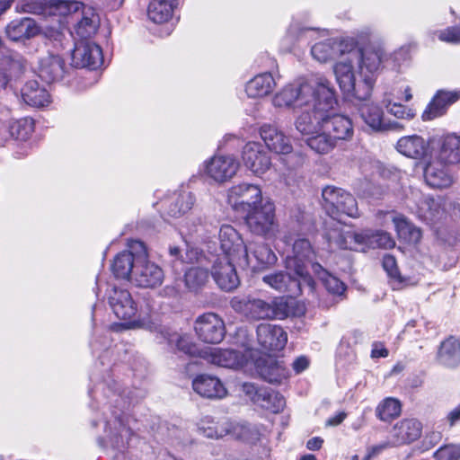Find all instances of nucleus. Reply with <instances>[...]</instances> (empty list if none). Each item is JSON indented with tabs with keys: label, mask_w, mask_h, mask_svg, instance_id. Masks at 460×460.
<instances>
[{
	"label": "nucleus",
	"mask_w": 460,
	"mask_h": 460,
	"mask_svg": "<svg viewBox=\"0 0 460 460\" xmlns=\"http://www.w3.org/2000/svg\"><path fill=\"white\" fill-rule=\"evenodd\" d=\"M385 56L381 48L359 49L355 45L333 66V73L341 92L348 97L358 100L369 98Z\"/></svg>",
	"instance_id": "f257e3e1"
},
{
	"label": "nucleus",
	"mask_w": 460,
	"mask_h": 460,
	"mask_svg": "<svg viewBox=\"0 0 460 460\" xmlns=\"http://www.w3.org/2000/svg\"><path fill=\"white\" fill-rule=\"evenodd\" d=\"M231 308L247 320H283L293 313V307L285 296L267 301L255 294H241L230 300Z\"/></svg>",
	"instance_id": "f03ea898"
},
{
	"label": "nucleus",
	"mask_w": 460,
	"mask_h": 460,
	"mask_svg": "<svg viewBox=\"0 0 460 460\" xmlns=\"http://www.w3.org/2000/svg\"><path fill=\"white\" fill-rule=\"evenodd\" d=\"M108 301L116 317L123 321L120 325L124 329H152L154 325L152 321L154 308L149 303L146 304L145 308L140 306L138 310L131 294L127 289L117 287L111 289Z\"/></svg>",
	"instance_id": "7ed1b4c3"
},
{
	"label": "nucleus",
	"mask_w": 460,
	"mask_h": 460,
	"mask_svg": "<svg viewBox=\"0 0 460 460\" xmlns=\"http://www.w3.org/2000/svg\"><path fill=\"white\" fill-rule=\"evenodd\" d=\"M331 83L322 75H315L308 80H301L285 85L272 100L279 108H303L310 106L311 101L316 100L323 87H329Z\"/></svg>",
	"instance_id": "20e7f679"
},
{
	"label": "nucleus",
	"mask_w": 460,
	"mask_h": 460,
	"mask_svg": "<svg viewBox=\"0 0 460 460\" xmlns=\"http://www.w3.org/2000/svg\"><path fill=\"white\" fill-rule=\"evenodd\" d=\"M322 92L317 94L316 100L311 101L310 106L303 107L301 112L295 120L296 130L303 136L313 135L323 129L324 112L332 110L336 104L334 91L330 85L323 87Z\"/></svg>",
	"instance_id": "39448f33"
},
{
	"label": "nucleus",
	"mask_w": 460,
	"mask_h": 460,
	"mask_svg": "<svg viewBox=\"0 0 460 460\" xmlns=\"http://www.w3.org/2000/svg\"><path fill=\"white\" fill-rule=\"evenodd\" d=\"M129 247L137 252V264L130 281L139 288H155L162 285L164 274L155 262L148 261L146 248L143 242L134 240Z\"/></svg>",
	"instance_id": "423d86ee"
},
{
	"label": "nucleus",
	"mask_w": 460,
	"mask_h": 460,
	"mask_svg": "<svg viewBox=\"0 0 460 460\" xmlns=\"http://www.w3.org/2000/svg\"><path fill=\"white\" fill-rule=\"evenodd\" d=\"M245 225L250 232L264 238H271L279 232L274 202L266 198L264 202L243 214Z\"/></svg>",
	"instance_id": "0eeeda50"
},
{
	"label": "nucleus",
	"mask_w": 460,
	"mask_h": 460,
	"mask_svg": "<svg viewBox=\"0 0 460 460\" xmlns=\"http://www.w3.org/2000/svg\"><path fill=\"white\" fill-rule=\"evenodd\" d=\"M218 240L223 252L218 257L228 258L242 268H246L251 263L248 243L243 242L241 234L232 226L223 225L220 227Z\"/></svg>",
	"instance_id": "6e6552de"
},
{
	"label": "nucleus",
	"mask_w": 460,
	"mask_h": 460,
	"mask_svg": "<svg viewBox=\"0 0 460 460\" xmlns=\"http://www.w3.org/2000/svg\"><path fill=\"white\" fill-rule=\"evenodd\" d=\"M266 198L261 187L253 183L242 182L227 190L228 204L235 212L243 215L264 202Z\"/></svg>",
	"instance_id": "1a4fd4ad"
},
{
	"label": "nucleus",
	"mask_w": 460,
	"mask_h": 460,
	"mask_svg": "<svg viewBox=\"0 0 460 460\" xmlns=\"http://www.w3.org/2000/svg\"><path fill=\"white\" fill-rule=\"evenodd\" d=\"M323 206L331 215L345 214L350 217H358L359 211L356 199L345 190L326 186L322 191Z\"/></svg>",
	"instance_id": "9d476101"
},
{
	"label": "nucleus",
	"mask_w": 460,
	"mask_h": 460,
	"mask_svg": "<svg viewBox=\"0 0 460 460\" xmlns=\"http://www.w3.org/2000/svg\"><path fill=\"white\" fill-rule=\"evenodd\" d=\"M313 256L314 252L309 241L300 238L295 241L292 254L285 261L286 269L303 279L311 289L314 288V280L308 273L307 265Z\"/></svg>",
	"instance_id": "9b49d317"
},
{
	"label": "nucleus",
	"mask_w": 460,
	"mask_h": 460,
	"mask_svg": "<svg viewBox=\"0 0 460 460\" xmlns=\"http://www.w3.org/2000/svg\"><path fill=\"white\" fill-rule=\"evenodd\" d=\"M244 167L257 177H262L272 166L271 157L259 142L250 141L242 149Z\"/></svg>",
	"instance_id": "f8f14e48"
},
{
	"label": "nucleus",
	"mask_w": 460,
	"mask_h": 460,
	"mask_svg": "<svg viewBox=\"0 0 460 460\" xmlns=\"http://www.w3.org/2000/svg\"><path fill=\"white\" fill-rule=\"evenodd\" d=\"M239 169V162L233 155H216L202 164V172L218 183L231 180Z\"/></svg>",
	"instance_id": "ddd939ff"
},
{
	"label": "nucleus",
	"mask_w": 460,
	"mask_h": 460,
	"mask_svg": "<svg viewBox=\"0 0 460 460\" xmlns=\"http://www.w3.org/2000/svg\"><path fill=\"white\" fill-rule=\"evenodd\" d=\"M325 237L331 246L353 251H358V241L362 238L359 233H355L333 217L326 222Z\"/></svg>",
	"instance_id": "4468645a"
},
{
	"label": "nucleus",
	"mask_w": 460,
	"mask_h": 460,
	"mask_svg": "<svg viewBox=\"0 0 460 460\" xmlns=\"http://www.w3.org/2000/svg\"><path fill=\"white\" fill-rule=\"evenodd\" d=\"M431 155L450 166L460 164V136L447 134L434 138L431 142Z\"/></svg>",
	"instance_id": "2eb2a0df"
},
{
	"label": "nucleus",
	"mask_w": 460,
	"mask_h": 460,
	"mask_svg": "<svg viewBox=\"0 0 460 460\" xmlns=\"http://www.w3.org/2000/svg\"><path fill=\"white\" fill-rule=\"evenodd\" d=\"M194 328L199 338L207 343H219L226 334L224 321L214 313L199 316Z\"/></svg>",
	"instance_id": "dca6fc26"
},
{
	"label": "nucleus",
	"mask_w": 460,
	"mask_h": 460,
	"mask_svg": "<svg viewBox=\"0 0 460 460\" xmlns=\"http://www.w3.org/2000/svg\"><path fill=\"white\" fill-rule=\"evenodd\" d=\"M356 42L350 39H328L315 43L311 49L314 59L325 63L333 58H341Z\"/></svg>",
	"instance_id": "f3484780"
},
{
	"label": "nucleus",
	"mask_w": 460,
	"mask_h": 460,
	"mask_svg": "<svg viewBox=\"0 0 460 460\" xmlns=\"http://www.w3.org/2000/svg\"><path fill=\"white\" fill-rule=\"evenodd\" d=\"M257 341L264 352H277L283 349L288 342V334L277 324L261 323L256 329Z\"/></svg>",
	"instance_id": "a211bd4d"
},
{
	"label": "nucleus",
	"mask_w": 460,
	"mask_h": 460,
	"mask_svg": "<svg viewBox=\"0 0 460 460\" xmlns=\"http://www.w3.org/2000/svg\"><path fill=\"white\" fill-rule=\"evenodd\" d=\"M359 114L372 132L399 131L403 128L401 123L385 119L383 110L374 103L362 104L359 108Z\"/></svg>",
	"instance_id": "6ab92c4d"
},
{
	"label": "nucleus",
	"mask_w": 460,
	"mask_h": 460,
	"mask_svg": "<svg viewBox=\"0 0 460 460\" xmlns=\"http://www.w3.org/2000/svg\"><path fill=\"white\" fill-rule=\"evenodd\" d=\"M235 266H238L236 262L226 257L217 256L214 261L211 275L222 290L233 291L239 286L240 279Z\"/></svg>",
	"instance_id": "aec40b11"
},
{
	"label": "nucleus",
	"mask_w": 460,
	"mask_h": 460,
	"mask_svg": "<svg viewBox=\"0 0 460 460\" xmlns=\"http://www.w3.org/2000/svg\"><path fill=\"white\" fill-rule=\"evenodd\" d=\"M103 63L102 49L91 41H80L72 52V66L77 68L96 69Z\"/></svg>",
	"instance_id": "412c9836"
},
{
	"label": "nucleus",
	"mask_w": 460,
	"mask_h": 460,
	"mask_svg": "<svg viewBox=\"0 0 460 460\" xmlns=\"http://www.w3.org/2000/svg\"><path fill=\"white\" fill-rule=\"evenodd\" d=\"M288 271L279 270L265 275L262 281L276 291L296 296L301 294L302 286L306 285V282L296 274L292 276V271Z\"/></svg>",
	"instance_id": "4be33fe9"
},
{
	"label": "nucleus",
	"mask_w": 460,
	"mask_h": 460,
	"mask_svg": "<svg viewBox=\"0 0 460 460\" xmlns=\"http://www.w3.org/2000/svg\"><path fill=\"white\" fill-rule=\"evenodd\" d=\"M448 164H446L432 155L424 168V179L426 183L434 189H445L450 187L454 182Z\"/></svg>",
	"instance_id": "5701e85b"
},
{
	"label": "nucleus",
	"mask_w": 460,
	"mask_h": 460,
	"mask_svg": "<svg viewBox=\"0 0 460 460\" xmlns=\"http://www.w3.org/2000/svg\"><path fill=\"white\" fill-rule=\"evenodd\" d=\"M25 71V59L16 52L0 56V85L7 87L17 81Z\"/></svg>",
	"instance_id": "b1692460"
},
{
	"label": "nucleus",
	"mask_w": 460,
	"mask_h": 460,
	"mask_svg": "<svg viewBox=\"0 0 460 460\" xmlns=\"http://www.w3.org/2000/svg\"><path fill=\"white\" fill-rule=\"evenodd\" d=\"M323 129L327 130L337 140H350L354 135L353 123L348 116L332 113V110L324 112Z\"/></svg>",
	"instance_id": "393cba45"
},
{
	"label": "nucleus",
	"mask_w": 460,
	"mask_h": 460,
	"mask_svg": "<svg viewBox=\"0 0 460 460\" xmlns=\"http://www.w3.org/2000/svg\"><path fill=\"white\" fill-rule=\"evenodd\" d=\"M421 423L416 419H404L397 422L391 430L392 445L401 447L411 444L421 435Z\"/></svg>",
	"instance_id": "a878e982"
},
{
	"label": "nucleus",
	"mask_w": 460,
	"mask_h": 460,
	"mask_svg": "<svg viewBox=\"0 0 460 460\" xmlns=\"http://www.w3.org/2000/svg\"><path fill=\"white\" fill-rule=\"evenodd\" d=\"M260 135L268 149L276 154L288 155L293 150L288 137L275 126L264 124L260 128Z\"/></svg>",
	"instance_id": "bb28decb"
},
{
	"label": "nucleus",
	"mask_w": 460,
	"mask_h": 460,
	"mask_svg": "<svg viewBox=\"0 0 460 460\" xmlns=\"http://www.w3.org/2000/svg\"><path fill=\"white\" fill-rule=\"evenodd\" d=\"M192 388L198 394L208 399H222L227 394L221 380L208 374L197 376L192 381Z\"/></svg>",
	"instance_id": "cd10ccee"
},
{
	"label": "nucleus",
	"mask_w": 460,
	"mask_h": 460,
	"mask_svg": "<svg viewBox=\"0 0 460 460\" xmlns=\"http://www.w3.org/2000/svg\"><path fill=\"white\" fill-rule=\"evenodd\" d=\"M256 370L261 377L270 384H281L289 373L282 362L271 357H261L256 361Z\"/></svg>",
	"instance_id": "c85d7f7f"
},
{
	"label": "nucleus",
	"mask_w": 460,
	"mask_h": 460,
	"mask_svg": "<svg viewBox=\"0 0 460 460\" xmlns=\"http://www.w3.org/2000/svg\"><path fill=\"white\" fill-rule=\"evenodd\" d=\"M204 358L211 364L227 368H238L246 361V356L235 349H209Z\"/></svg>",
	"instance_id": "c756f323"
},
{
	"label": "nucleus",
	"mask_w": 460,
	"mask_h": 460,
	"mask_svg": "<svg viewBox=\"0 0 460 460\" xmlns=\"http://www.w3.org/2000/svg\"><path fill=\"white\" fill-rule=\"evenodd\" d=\"M4 32L12 41H23L38 35L40 27L31 18L14 19L6 25Z\"/></svg>",
	"instance_id": "7c9ffc66"
},
{
	"label": "nucleus",
	"mask_w": 460,
	"mask_h": 460,
	"mask_svg": "<svg viewBox=\"0 0 460 460\" xmlns=\"http://www.w3.org/2000/svg\"><path fill=\"white\" fill-rule=\"evenodd\" d=\"M460 99V90H439L422 113L424 120H431L443 115L447 108Z\"/></svg>",
	"instance_id": "2f4dec72"
},
{
	"label": "nucleus",
	"mask_w": 460,
	"mask_h": 460,
	"mask_svg": "<svg viewBox=\"0 0 460 460\" xmlns=\"http://www.w3.org/2000/svg\"><path fill=\"white\" fill-rule=\"evenodd\" d=\"M395 148L401 155L408 158L420 160L426 156L429 143L419 135H411L399 138Z\"/></svg>",
	"instance_id": "473e14b6"
},
{
	"label": "nucleus",
	"mask_w": 460,
	"mask_h": 460,
	"mask_svg": "<svg viewBox=\"0 0 460 460\" xmlns=\"http://www.w3.org/2000/svg\"><path fill=\"white\" fill-rule=\"evenodd\" d=\"M65 73V62L60 56L49 54L40 60L39 76L47 83L59 81Z\"/></svg>",
	"instance_id": "72a5a7b5"
},
{
	"label": "nucleus",
	"mask_w": 460,
	"mask_h": 460,
	"mask_svg": "<svg viewBox=\"0 0 460 460\" xmlns=\"http://www.w3.org/2000/svg\"><path fill=\"white\" fill-rule=\"evenodd\" d=\"M247 246L249 248L248 254L252 258L251 263L247 267L256 270L276 263L277 256L268 244L251 242Z\"/></svg>",
	"instance_id": "f704fd0d"
},
{
	"label": "nucleus",
	"mask_w": 460,
	"mask_h": 460,
	"mask_svg": "<svg viewBox=\"0 0 460 460\" xmlns=\"http://www.w3.org/2000/svg\"><path fill=\"white\" fill-rule=\"evenodd\" d=\"M82 17L75 26V34L81 39L93 36L100 27V16L95 8L84 4L80 9Z\"/></svg>",
	"instance_id": "c9c22d12"
},
{
	"label": "nucleus",
	"mask_w": 460,
	"mask_h": 460,
	"mask_svg": "<svg viewBox=\"0 0 460 460\" xmlns=\"http://www.w3.org/2000/svg\"><path fill=\"white\" fill-rule=\"evenodd\" d=\"M362 237L358 241V251L364 252L366 249H391L395 245V241L387 232L365 230L359 233Z\"/></svg>",
	"instance_id": "e433bc0d"
},
{
	"label": "nucleus",
	"mask_w": 460,
	"mask_h": 460,
	"mask_svg": "<svg viewBox=\"0 0 460 460\" xmlns=\"http://www.w3.org/2000/svg\"><path fill=\"white\" fill-rule=\"evenodd\" d=\"M128 248V251H123L114 258L111 269L116 278L130 280L137 264V252Z\"/></svg>",
	"instance_id": "4c0bfd02"
},
{
	"label": "nucleus",
	"mask_w": 460,
	"mask_h": 460,
	"mask_svg": "<svg viewBox=\"0 0 460 460\" xmlns=\"http://www.w3.org/2000/svg\"><path fill=\"white\" fill-rule=\"evenodd\" d=\"M276 86L270 73H261L247 82L245 92L250 98H261L269 95Z\"/></svg>",
	"instance_id": "58836bf2"
},
{
	"label": "nucleus",
	"mask_w": 460,
	"mask_h": 460,
	"mask_svg": "<svg viewBox=\"0 0 460 460\" xmlns=\"http://www.w3.org/2000/svg\"><path fill=\"white\" fill-rule=\"evenodd\" d=\"M22 97L24 102L33 107H44L51 102L49 92L34 80L28 81L22 87Z\"/></svg>",
	"instance_id": "ea45409f"
},
{
	"label": "nucleus",
	"mask_w": 460,
	"mask_h": 460,
	"mask_svg": "<svg viewBox=\"0 0 460 460\" xmlns=\"http://www.w3.org/2000/svg\"><path fill=\"white\" fill-rule=\"evenodd\" d=\"M438 360L446 367L454 368L460 364V341L455 337H449L441 342Z\"/></svg>",
	"instance_id": "a19ab883"
},
{
	"label": "nucleus",
	"mask_w": 460,
	"mask_h": 460,
	"mask_svg": "<svg viewBox=\"0 0 460 460\" xmlns=\"http://www.w3.org/2000/svg\"><path fill=\"white\" fill-rule=\"evenodd\" d=\"M392 218L398 237L408 243H417L421 238V232L400 214L387 213Z\"/></svg>",
	"instance_id": "79ce46f5"
},
{
	"label": "nucleus",
	"mask_w": 460,
	"mask_h": 460,
	"mask_svg": "<svg viewBox=\"0 0 460 460\" xmlns=\"http://www.w3.org/2000/svg\"><path fill=\"white\" fill-rule=\"evenodd\" d=\"M417 207L419 217L429 223L437 221L444 214L440 199H434L429 195L421 196Z\"/></svg>",
	"instance_id": "37998d69"
},
{
	"label": "nucleus",
	"mask_w": 460,
	"mask_h": 460,
	"mask_svg": "<svg viewBox=\"0 0 460 460\" xmlns=\"http://www.w3.org/2000/svg\"><path fill=\"white\" fill-rule=\"evenodd\" d=\"M195 200V197L190 191L181 190L171 198L166 214L172 217H179L191 209Z\"/></svg>",
	"instance_id": "c03bdc74"
},
{
	"label": "nucleus",
	"mask_w": 460,
	"mask_h": 460,
	"mask_svg": "<svg viewBox=\"0 0 460 460\" xmlns=\"http://www.w3.org/2000/svg\"><path fill=\"white\" fill-rule=\"evenodd\" d=\"M177 0H152L148 5L147 15L155 23L167 22L172 16Z\"/></svg>",
	"instance_id": "a18cd8bd"
},
{
	"label": "nucleus",
	"mask_w": 460,
	"mask_h": 460,
	"mask_svg": "<svg viewBox=\"0 0 460 460\" xmlns=\"http://www.w3.org/2000/svg\"><path fill=\"white\" fill-rule=\"evenodd\" d=\"M164 337L171 348H175L184 354L193 356L198 352V348L191 336L187 333L166 331Z\"/></svg>",
	"instance_id": "49530a36"
},
{
	"label": "nucleus",
	"mask_w": 460,
	"mask_h": 460,
	"mask_svg": "<svg viewBox=\"0 0 460 460\" xmlns=\"http://www.w3.org/2000/svg\"><path fill=\"white\" fill-rule=\"evenodd\" d=\"M311 270L329 293L339 296L343 294L345 291L344 284L339 279L330 274L322 265L313 262L311 263Z\"/></svg>",
	"instance_id": "de8ad7c7"
},
{
	"label": "nucleus",
	"mask_w": 460,
	"mask_h": 460,
	"mask_svg": "<svg viewBox=\"0 0 460 460\" xmlns=\"http://www.w3.org/2000/svg\"><path fill=\"white\" fill-rule=\"evenodd\" d=\"M306 144L318 154H327L336 146V140L327 130L319 128V132L306 136Z\"/></svg>",
	"instance_id": "09e8293b"
},
{
	"label": "nucleus",
	"mask_w": 460,
	"mask_h": 460,
	"mask_svg": "<svg viewBox=\"0 0 460 460\" xmlns=\"http://www.w3.org/2000/svg\"><path fill=\"white\" fill-rule=\"evenodd\" d=\"M199 430L208 438H220L224 436H226L227 427H225V420L220 421H215V420L210 416L203 417L199 424Z\"/></svg>",
	"instance_id": "8fccbe9b"
},
{
	"label": "nucleus",
	"mask_w": 460,
	"mask_h": 460,
	"mask_svg": "<svg viewBox=\"0 0 460 460\" xmlns=\"http://www.w3.org/2000/svg\"><path fill=\"white\" fill-rule=\"evenodd\" d=\"M209 274L207 269L193 266L188 269L184 274V281L187 288L197 291L208 282Z\"/></svg>",
	"instance_id": "3c124183"
},
{
	"label": "nucleus",
	"mask_w": 460,
	"mask_h": 460,
	"mask_svg": "<svg viewBox=\"0 0 460 460\" xmlns=\"http://www.w3.org/2000/svg\"><path fill=\"white\" fill-rule=\"evenodd\" d=\"M83 5L76 0H49V16H67L80 11Z\"/></svg>",
	"instance_id": "603ef678"
},
{
	"label": "nucleus",
	"mask_w": 460,
	"mask_h": 460,
	"mask_svg": "<svg viewBox=\"0 0 460 460\" xmlns=\"http://www.w3.org/2000/svg\"><path fill=\"white\" fill-rule=\"evenodd\" d=\"M376 413L382 421H390L400 415L401 403L398 400L388 397L378 404Z\"/></svg>",
	"instance_id": "864d4df0"
},
{
	"label": "nucleus",
	"mask_w": 460,
	"mask_h": 460,
	"mask_svg": "<svg viewBox=\"0 0 460 460\" xmlns=\"http://www.w3.org/2000/svg\"><path fill=\"white\" fill-rule=\"evenodd\" d=\"M18 13L49 16V0H21L16 5Z\"/></svg>",
	"instance_id": "5fc2aeb1"
},
{
	"label": "nucleus",
	"mask_w": 460,
	"mask_h": 460,
	"mask_svg": "<svg viewBox=\"0 0 460 460\" xmlns=\"http://www.w3.org/2000/svg\"><path fill=\"white\" fill-rule=\"evenodd\" d=\"M259 404L272 412L282 411L286 405L285 398L278 392L266 390Z\"/></svg>",
	"instance_id": "6e6d98bb"
},
{
	"label": "nucleus",
	"mask_w": 460,
	"mask_h": 460,
	"mask_svg": "<svg viewBox=\"0 0 460 460\" xmlns=\"http://www.w3.org/2000/svg\"><path fill=\"white\" fill-rule=\"evenodd\" d=\"M22 121L4 122L0 121V146H4L11 138L23 139L25 135L20 132Z\"/></svg>",
	"instance_id": "4d7b16f0"
},
{
	"label": "nucleus",
	"mask_w": 460,
	"mask_h": 460,
	"mask_svg": "<svg viewBox=\"0 0 460 460\" xmlns=\"http://www.w3.org/2000/svg\"><path fill=\"white\" fill-rule=\"evenodd\" d=\"M383 104L386 108L387 112L397 119L409 120L415 116L412 109L403 106L401 103L393 102L392 99L387 95L385 96Z\"/></svg>",
	"instance_id": "13d9d810"
},
{
	"label": "nucleus",
	"mask_w": 460,
	"mask_h": 460,
	"mask_svg": "<svg viewBox=\"0 0 460 460\" xmlns=\"http://www.w3.org/2000/svg\"><path fill=\"white\" fill-rule=\"evenodd\" d=\"M436 460H460V445L448 444L434 452Z\"/></svg>",
	"instance_id": "bf43d9fd"
},
{
	"label": "nucleus",
	"mask_w": 460,
	"mask_h": 460,
	"mask_svg": "<svg viewBox=\"0 0 460 460\" xmlns=\"http://www.w3.org/2000/svg\"><path fill=\"white\" fill-rule=\"evenodd\" d=\"M438 39L449 43H460V25L438 31Z\"/></svg>",
	"instance_id": "052dcab7"
},
{
	"label": "nucleus",
	"mask_w": 460,
	"mask_h": 460,
	"mask_svg": "<svg viewBox=\"0 0 460 460\" xmlns=\"http://www.w3.org/2000/svg\"><path fill=\"white\" fill-rule=\"evenodd\" d=\"M225 427H227V429H226L227 430L226 435H230L234 438L241 439V438L243 437V431L246 429V423L231 422L227 420H225Z\"/></svg>",
	"instance_id": "680f3d73"
},
{
	"label": "nucleus",
	"mask_w": 460,
	"mask_h": 460,
	"mask_svg": "<svg viewBox=\"0 0 460 460\" xmlns=\"http://www.w3.org/2000/svg\"><path fill=\"white\" fill-rule=\"evenodd\" d=\"M383 267L388 275L394 279H398L400 274L397 269L395 258L392 255H385L383 259Z\"/></svg>",
	"instance_id": "e2e57ef3"
},
{
	"label": "nucleus",
	"mask_w": 460,
	"mask_h": 460,
	"mask_svg": "<svg viewBox=\"0 0 460 460\" xmlns=\"http://www.w3.org/2000/svg\"><path fill=\"white\" fill-rule=\"evenodd\" d=\"M243 390L247 395L252 397L254 402L258 404L262 397L261 394H264L266 391V389H258L252 383H244L243 385Z\"/></svg>",
	"instance_id": "0e129e2a"
},
{
	"label": "nucleus",
	"mask_w": 460,
	"mask_h": 460,
	"mask_svg": "<svg viewBox=\"0 0 460 460\" xmlns=\"http://www.w3.org/2000/svg\"><path fill=\"white\" fill-rule=\"evenodd\" d=\"M107 397L110 398V403H114L115 407L123 409L125 408L127 402L124 400V393H117V391L108 387Z\"/></svg>",
	"instance_id": "69168bd1"
},
{
	"label": "nucleus",
	"mask_w": 460,
	"mask_h": 460,
	"mask_svg": "<svg viewBox=\"0 0 460 460\" xmlns=\"http://www.w3.org/2000/svg\"><path fill=\"white\" fill-rule=\"evenodd\" d=\"M243 437L241 439L254 442L259 439L260 431L256 427L251 426L250 424H246V429L243 431Z\"/></svg>",
	"instance_id": "338daca9"
},
{
	"label": "nucleus",
	"mask_w": 460,
	"mask_h": 460,
	"mask_svg": "<svg viewBox=\"0 0 460 460\" xmlns=\"http://www.w3.org/2000/svg\"><path fill=\"white\" fill-rule=\"evenodd\" d=\"M309 365V360L307 358L301 356L297 358L292 364L293 369L296 371V373L299 374L305 369L307 368Z\"/></svg>",
	"instance_id": "774afa93"
}]
</instances>
